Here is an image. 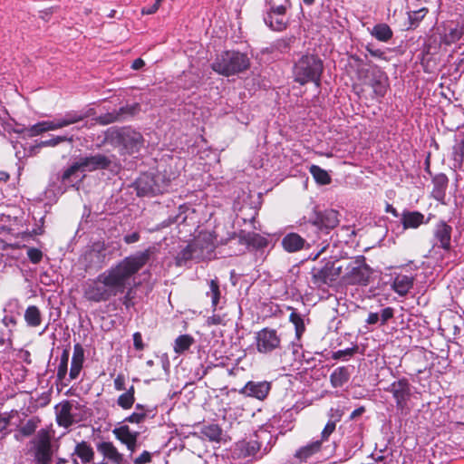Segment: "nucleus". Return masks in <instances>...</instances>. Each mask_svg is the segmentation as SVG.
<instances>
[{
  "label": "nucleus",
  "instance_id": "nucleus-1",
  "mask_svg": "<svg viewBox=\"0 0 464 464\" xmlns=\"http://www.w3.org/2000/svg\"><path fill=\"white\" fill-rule=\"evenodd\" d=\"M152 254V248L149 247L120 260L86 285L84 296L89 301L100 303L124 294L131 286L134 276L149 262Z\"/></svg>",
  "mask_w": 464,
  "mask_h": 464
},
{
  "label": "nucleus",
  "instance_id": "nucleus-2",
  "mask_svg": "<svg viewBox=\"0 0 464 464\" xmlns=\"http://www.w3.org/2000/svg\"><path fill=\"white\" fill-rule=\"evenodd\" d=\"M218 245V242L213 232L200 231L198 235L179 253L177 256L178 263L181 265L182 262L191 259H210Z\"/></svg>",
  "mask_w": 464,
  "mask_h": 464
},
{
  "label": "nucleus",
  "instance_id": "nucleus-3",
  "mask_svg": "<svg viewBox=\"0 0 464 464\" xmlns=\"http://www.w3.org/2000/svg\"><path fill=\"white\" fill-rule=\"evenodd\" d=\"M106 140L112 146L119 147L121 155L138 153L144 146L142 134L130 127L109 129Z\"/></svg>",
  "mask_w": 464,
  "mask_h": 464
},
{
  "label": "nucleus",
  "instance_id": "nucleus-4",
  "mask_svg": "<svg viewBox=\"0 0 464 464\" xmlns=\"http://www.w3.org/2000/svg\"><path fill=\"white\" fill-rule=\"evenodd\" d=\"M323 71V61L315 54L305 53L295 63L293 74L295 81L302 85L313 82L319 86Z\"/></svg>",
  "mask_w": 464,
  "mask_h": 464
},
{
  "label": "nucleus",
  "instance_id": "nucleus-5",
  "mask_svg": "<svg viewBox=\"0 0 464 464\" xmlns=\"http://www.w3.org/2000/svg\"><path fill=\"white\" fill-rule=\"evenodd\" d=\"M250 66L247 54L237 51H225L218 54L211 67L224 76H232L246 71Z\"/></svg>",
  "mask_w": 464,
  "mask_h": 464
},
{
  "label": "nucleus",
  "instance_id": "nucleus-6",
  "mask_svg": "<svg viewBox=\"0 0 464 464\" xmlns=\"http://www.w3.org/2000/svg\"><path fill=\"white\" fill-rule=\"evenodd\" d=\"M289 0H266L265 24L274 31L282 32L289 24Z\"/></svg>",
  "mask_w": 464,
  "mask_h": 464
},
{
  "label": "nucleus",
  "instance_id": "nucleus-7",
  "mask_svg": "<svg viewBox=\"0 0 464 464\" xmlns=\"http://www.w3.org/2000/svg\"><path fill=\"white\" fill-rule=\"evenodd\" d=\"M111 163V160L110 158L99 153L80 158L63 172V180H70L71 176L76 174L77 172L94 171L97 169H108Z\"/></svg>",
  "mask_w": 464,
  "mask_h": 464
},
{
  "label": "nucleus",
  "instance_id": "nucleus-8",
  "mask_svg": "<svg viewBox=\"0 0 464 464\" xmlns=\"http://www.w3.org/2000/svg\"><path fill=\"white\" fill-rule=\"evenodd\" d=\"M267 439H271L270 433L266 430H260L249 440L239 441L237 444L236 452L243 458H261L267 451V446H266L261 452L264 440Z\"/></svg>",
  "mask_w": 464,
  "mask_h": 464
},
{
  "label": "nucleus",
  "instance_id": "nucleus-9",
  "mask_svg": "<svg viewBox=\"0 0 464 464\" xmlns=\"http://www.w3.org/2000/svg\"><path fill=\"white\" fill-rule=\"evenodd\" d=\"M53 434L46 429L37 431L32 440V450H34L36 464H49L53 454L52 443Z\"/></svg>",
  "mask_w": 464,
  "mask_h": 464
},
{
  "label": "nucleus",
  "instance_id": "nucleus-10",
  "mask_svg": "<svg viewBox=\"0 0 464 464\" xmlns=\"http://www.w3.org/2000/svg\"><path fill=\"white\" fill-rule=\"evenodd\" d=\"M371 275V267L364 262L363 257H362L349 263L343 278L344 281L350 285H366L369 283Z\"/></svg>",
  "mask_w": 464,
  "mask_h": 464
},
{
  "label": "nucleus",
  "instance_id": "nucleus-11",
  "mask_svg": "<svg viewBox=\"0 0 464 464\" xmlns=\"http://www.w3.org/2000/svg\"><path fill=\"white\" fill-rule=\"evenodd\" d=\"M385 391L392 394L398 411L401 412L410 411L408 402L411 397V386L407 379L402 378L393 382Z\"/></svg>",
  "mask_w": 464,
  "mask_h": 464
},
{
  "label": "nucleus",
  "instance_id": "nucleus-12",
  "mask_svg": "<svg viewBox=\"0 0 464 464\" xmlns=\"http://www.w3.org/2000/svg\"><path fill=\"white\" fill-rule=\"evenodd\" d=\"M255 343L258 353L266 354L280 347L281 338L276 330L266 327L256 333Z\"/></svg>",
  "mask_w": 464,
  "mask_h": 464
},
{
  "label": "nucleus",
  "instance_id": "nucleus-13",
  "mask_svg": "<svg viewBox=\"0 0 464 464\" xmlns=\"http://www.w3.org/2000/svg\"><path fill=\"white\" fill-rule=\"evenodd\" d=\"M342 273V267L335 263L327 262L323 267L314 269L313 281L317 286L330 285L337 280Z\"/></svg>",
  "mask_w": 464,
  "mask_h": 464
},
{
  "label": "nucleus",
  "instance_id": "nucleus-14",
  "mask_svg": "<svg viewBox=\"0 0 464 464\" xmlns=\"http://www.w3.org/2000/svg\"><path fill=\"white\" fill-rule=\"evenodd\" d=\"M452 227L445 221H439L433 228V248H441L446 252L451 249Z\"/></svg>",
  "mask_w": 464,
  "mask_h": 464
},
{
  "label": "nucleus",
  "instance_id": "nucleus-15",
  "mask_svg": "<svg viewBox=\"0 0 464 464\" xmlns=\"http://www.w3.org/2000/svg\"><path fill=\"white\" fill-rule=\"evenodd\" d=\"M368 85L372 89L374 98H383L389 88L387 74L378 67H374L369 74Z\"/></svg>",
  "mask_w": 464,
  "mask_h": 464
},
{
  "label": "nucleus",
  "instance_id": "nucleus-16",
  "mask_svg": "<svg viewBox=\"0 0 464 464\" xmlns=\"http://www.w3.org/2000/svg\"><path fill=\"white\" fill-rule=\"evenodd\" d=\"M85 117V114L80 113L78 111H67L63 115L56 117L53 120L43 121L44 130V131L56 130L77 123L82 121Z\"/></svg>",
  "mask_w": 464,
  "mask_h": 464
},
{
  "label": "nucleus",
  "instance_id": "nucleus-17",
  "mask_svg": "<svg viewBox=\"0 0 464 464\" xmlns=\"http://www.w3.org/2000/svg\"><path fill=\"white\" fill-rule=\"evenodd\" d=\"M271 391V382L266 381L255 382L249 381L247 382L244 387L239 390V393L257 399L259 401H264Z\"/></svg>",
  "mask_w": 464,
  "mask_h": 464
},
{
  "label": "nucleus",
  "instance_id": "nucleus-18",
  "mask_svg": "<svg viewBox=\"0 0 464 464\" xmlns=\"http://www.w3.org/2000/svg\"><path fill=\"white\" fill-rule=\"evenodd\" d=\"M415 276L412 274L394 273L392 289L400 296H405L413 287Z\"/></svg>",
  "mask_w": 464,
  "mask_h": 464
},
{
  "label": "nucleus",
  "instance_id": "nucleus-19",
  "mask_svg": "<svg viewBox=\"0 0 464 464\" xmlns=\"http://www.w3.org/2000/svg\"><path fill=\"white\" fill-rule=\"evenodd\" d=\"M56 421L59 426L68 428L77 421L72 414V404L64 401L55 407Z\"/></svg>",
  "mask_w": 464,
  "mask_h": 464
},
{
  "label": "nucleus",
  "instance_id": "nucleus-20",
  "mask_svg": "<svg viewBox=\"0 0 464 464\" xmlns=\"http://www.w3.org/2000/svg\"><path fill=\"white\" fill-rule=\"evenodd\" d=\"M464 35V21L453 23L450 22L444 27L442 42L445 44H451L459 41Z\"/></svg>",
  "mask_w": 464,
  "mask_h": 464
},
{
  "label": "nucleus",
  "instance_id": "nucleus-21",
  "mask_svg": "<svg viewBox=\"0 0 464 464\" xmlns=\"http://www.w3.org/2000/svg\"><path fill=\"white\" fill-rule=\"evenodd\" d=\"M448 185L449 179L445 174L440 173L434 176L432 179L433 188L431 191V197L440 203L445 204L446 190L448 188Z\"/></svg>",
  "mask_w": 464,
  "mask_h": 464
},
{
  "label": "nucleus",
  "instance_id": "nucleus-22",
  "mask_svg": "<svg viewBox=\"0 0 464 464\" xmlns=\"http://www.w3.org/2000/svg\"><path fill=\"white\" fill-rule=\"evenodd\" d=\"M401 222L404 229H415L422 224H427L428 220L425 221L424 215L419 211L405 210L401 214Z\"/></svg>",
  "mask_w": 464,
  "mask_h": 464
},
{
  "label": "nucleus",
  "instance_id": "nucleus-23",
  "mask_svg": "<svg viewBox=\"0 0 464 464\" xmlns=\"http://www.w3.org/2000/svg\"><path fill=\"white\" fill-rule=\"evenodd\" d=\"M282 246L288 253H295L304 248L306 241L297 233H288L282 239Z\"/></svg>",
  "mask_w": 464,
  "mask_h": 464
},
{
  "label": "nucleus",
  "instance_id": "nucleus-24",
  "mask_svg": "<svg viewBox=\"0 0 464 464\" xmlns=\"http://www.w3.org/2000/svg\"><path fill=\"white\" fill-rule=\"evenodd\" d=\"M72 464H79L74 457L79 458L83 464H86L92 461L94 457V451L88 442L82 441L76 444L74 450L72 454Z\"/></svg>",
  "mask_w": 464,
  "mask_h": 464
},
{
  "label": "nucleus",
  "instance_id": "nucleus-25",
  "mask_svg": "<svg viewBox=\"0 0 464 464\" xmlns=\"http://www.w3.org/2000/svg\"><path fill=\"white\" fill-rule=\"evenodd\" d=\"M83 362L84 350L80 343H76L73 346V353L70 369V380H74L79 376L82 368Z\"/></svg>",
  "mask_w": 464,
  "mask_h": 464
},
{
  "label": "nucleus",
  "instance_id": "nucleus-26",
  "mask_svg": "<svg viewBox=\"0 0 464 464\" xmlns=\"http://www.w3.org/2000/svg\"><path fill=\"white\" fill-rule=\"evenodd\" d=\"M98 450L108 459L112 464H122L123 455L119 452L117 448L110 441H103L99 444Z\"/></svg>",
  "mask_w": 464,
  "mask_h": 464
},
{
  "label": "nucleus",
  "instance_id": "nucleus-27",
  "mask_svg": "<svg viewBox=\"0 0 464 464\" xmlns=\"http://www.w3.org/2000/svg\"><path fill=\"white\" fill-rule=\"evenodd\" d=\"M351 372L348 366H340L334 370L330 375V382L334 388L343 387L348 382Z\"/></svg>",
  "mask_w": 464,
  "mask_h": 464
},
{
  "label": "nucleus",
  "instance_id": "nucleus-28",
  "mask_svg": "<svg viewBox=\"0 0 464 464\" xmlns=\"http://www.w3.org/2000/svg\"><path fill=\"white\" fill-rule=\"evenodd\" d=\"M316 223L326 229L334 228L339 223L338 213L333 209L325 210L317 216Z\"/></svg>",
  "mask_w": 464,
  "mask_h": 464
},
{
  "label": "nucleus",
  "instance_id": "nucleus-29",
  "mask_svg": "<svg viewBox=\"0 0 464 464\" xmlns=\"http://www.w3.org/2000/svg\"><path fill=\"white\" fill-rule=\"evenodd\" d=\"M115 437L123 444H130L132 440H138L139 432L132 431L128 425H121L112 430Z\"/></svg>",
  "mask_w": 464,
  "mask_h": 464
},
{
  "label": "nucleus",
  "instance_id": "nucleus-30",
  "mask_svg": "<svg viewBox=\"0 0 464 464\" xmlns=\"http://www.w3.org/2000/svg\"><path fill=\"white\" fill-rule=\"evenodd\" d=\"M322 449V440H314L307 445L300 448L296 453L295 457L299 459L301 461H305L308 458H310L314 453L318 452Z\"/></svg>",
  "mask_w": 464,
  "mask_h": 464
},
{
  "label": "nucleus",
  "instance_id": "nucleus-31",
  "mask_svg": "<svg viewBox=\"0 0 464 464\" xmlns=\"http://www.w3.org/2000/svg\"><path fill=\"white\" fill-rule=\"evenodd\" d=\"M195 211L194 209L187 207V206H180L179 208V213L175 218V223L183 226L187 225H195Z\"/></svg>",
  "mask_w": 464,
  "mask_h": 464
},
{
  "label": "nucleus",
  "instance_id": "nucleus-32",
  "mask_svg": "<svg viewBox=\"0 0 464 464\" xmlns=\"http://www.w3.org/2000/svg\"><path fill=\"white\" fill-rule=\"evenodd\" d=\"M371 34L378 41L386 43L392 39L393 33L388 24H378L372 27Z\"/></svg>",
  "mask_w": 464,
  "mask_h": 464
},
{
  "label": "nucleus",
  "instance_id": "nucleus-33",
  "mask_svg": "<svg viewBox=\"0 0 464 464\" xmlns=\"http://www.w3.org/2000/svg\"><path fill=\"white\" fill-rule=\"evenodd\" d=\"M24 320L27 325L37 327L42 323V315L39 308L35 305H30L24 312Z\"/></svg>",
  "mask_w": 464,
  "mask_h": 464
},
{
  "label": "nucleus",
  "instance_id": "nucleus-34",
  "mask_svg": "<svg viewBox=\"0 0 464 464\" xmlns=\"http://www.w3.org/2000/svg\"><path fill=\"white\" fill-rule=\"evenodd\" d=\"M39 420L33 418L23 423L17 430L15 437L17 440H21L24 437H29L34 433L38 427Z\"/></svg>",
  "mask_w": 464,
  "mask_h": 464
},
{
  "label": "nucleus",
  "instance_id": "nucleus-35",
  "mask_svg": "<svg viewBox=\"0 0 464 464\" xmlns=\"http://www.w3.org/2000/svg\"><path fill=\"white\" fill-rule=\"evenodd\" d=\"M135 389L131 385L124 393L121 394L117 399V405L123 410H130L135 401Z\"/></svg>",
  "mask_w": 464,
  "mask_h": 464
},
{
  "label": "nucleus",
  "instance_id": "nucleus-36",
  "mask_svg": "<svg viewBox=\"0 0 464 464\" xmlns=\"http://www.w3.org/2000/svg\"><path fill=\"white\" fill-rule=\"evenodd\" d=\"M208 291L207 295L211 298V305L214 310L217 309L220 300V288L218 279H211L208 282Z\"/></svg>",
  "mask_w": 464,
  "mask_h": 464
},
{
  "label": "nucleus",
  "instance_id": "nucleus-37",
  "mask_svg": "<svg viewBox=\"0 0 464 464\" xmlns=\"http://www.w3.org/2000/svg\"><path fill=\"white\" fill-rule=\"evenodd\" d=\"M310 173L315 181L321 185H327L331 182V177L326 170L323 169L317 165H312L309 169Z\"/></svg>",
  "mask_w": 464,
  "mask_h": 464
},
{
  "label": "nucleus",
  "instance_id": "nucleus-38",
  "mask_svg": "<svg viewBox=\"0 0 464 464\" xmlns=\"http://www.w3.org/2000/svg\"><path fill=\"white\" fill-rule=\"evenodd\" d=\"M428 14V9L426 7H421L418 10L409 11L408 12V19H409V27L408 28H416L420 21L426 16Z\"/></svg>",
  "mask_w": 464,
  "mask_h": 464
},
{
  "label": "nucleus",
  "instance_id": "nucleus-39",
  "mask_svg": "<svg viewBox=\"0 0 464 464\" xmlns=\"http://www.w3.org/2000/svg\"><path fill=\"white\" fill-rule=\"evenodd\" d=\"M193 343L194 340L191 336L188 334L180 335L175 340L174 351L177 353H183L189 349Z\"/></svg>",
  "mask_w": 464,
  "mask_h": 464
},
{
  "label": "nucleus",
  "instance_id": "nucleus-40",
  "mask_svg": "<svg viewBox=\"0 0 464 464\" xmlns=\"http://www.w3.org/2000/svg\"><path fill=\"white\" fill-rule=\"evenodd\" d=\"M290 322L295 325V334L297 338H300L302 334L305 330L304 319L300 314H298L295 309H292V313L289 316Z\"/></svg>",
  "mask_w": 464,
  "mask_h": 464
},
{
  "label": "nucleus",
  "instance_id": "nucleus-41",
  "mask_svg": "<svg viewBox=\"0 0 464 464\" xmlns=\"http://www.w3.org/2000/svg\"><path fill=\"white\" fill-rule=\"evenodd\" d=\"M201 432L203 436L212 441H218L221 436V429L216 424L205 426Z\"/></svg>",
  "mask_w": 464,
  "mask_h": 464
},
{
  "label": "nucleus",
  "instance_id": "nucleus-42",
  "mask_svg": "<svg viewBox=\"0 0 464 464\" xmlns=\"http://www.w3.org/2000/svg\"><path fill=\"white\" fill-rule=\"evenodd\" d=\"M68 362H69V351L64 350L61 355L60 363L57 368V378L61 381L66 377L67 371H68Z\"/></svg>",
  "mask_w": 464,
  "mask_h": 464
},
{
  "label": "nucleus",
  "instance_id": "nucleus-43",
  "mask_svg": "<svg viewBox=\"0 0 464 464\" xmlns=\"http://www.w3.org/2000/svg\"><path fill=\"white\" fill-rule=\"evenodd\" d=\"M121 121V114L118 111L109 112L97 118V121L102 125H107L114 121Z\"/></svg>",
  "mask_w": 464,
  "mask_h": 464
},
{
  "label": "nucleus",
  "instance_id": "nucleus-44",
  "mask_svg": "<svg viewBox=\"0 0 464 464\" xmlns=\"http://www.w3.org/2000/svg\"><path fill=\"white\" fill-rule=\"evenodd\" d=\"M63 141L72 142V137L68 138L67 136H56V137H53L52 139L41 141L40 146H43V147H54V146L60 144V143H62Z\"/></svg>",
  "mask_w": 464,
  "mask_h": 464
},
{
  "label": "nucleus",
  "instance_id": "nucleus-45",
  "mask_svg": "<svg viewBox=\"0 0 464 464\" xmlns=\"http://www.w3.org/2000/svg\"><path fill=\"white\" fill-rule=\"evenodd\" d=\"M357 351V346L347 348L344 350H338L333 353V359L334 360H347L348 357H352Z\"/></svg>",
  "mask_w": 464,
  "mask_h": 464
},
{
  "label": "nucleus",
  "instance_id": "nucleus-46",
  "mask_svg": "<svg viewBox=\"0 0 464 464\" xmlns=\"http://www.w3.org/2000/svg\"><path fill=\"white\" fill-rule=\"evenodd\" d=\"M336 424L334 423V421L328 420L326 425L324 426V430L321 432V439L319 440H322V444L328 440L330 435L335 430Z\"/></svg>",
  "mask_w": 464,
  "mask_h": 464
},
{
  "label": "nucleus",
  "instance_id": "nucleus-47",
  "mask_svg": "<svg viewBox=\"0 0 464 464\" xmlns=\"http://www.w3.org/2000/svg\"><path fill=\"white\" fill-rule=\"evenodd\" d=\"M140 109V106L138 103H134L131 105H127L124 107H121L119 110V114H121V120L125 118L126 115H134Z\"/></svg>",
  "mask_w": 464,
  "mask_h": 464
},
{
  "label": "nucleus",
  "instance_id": "nucleus-48",
  "mask_svg": "<svg viewBox=\"0 0 464 464\" xmlns=\"http://www.w3.org/2000/svg\"><path fill=\"white\" fill-rule=\"evenodd\" d=\"M205 464H231L227 458L216 454L209 455L205 460Z\"/></svg>",
  "mask_w": 464,
  "mask_h": 464
},
{
  "label": "nucleus",
  "instance_id": "nucleus-49",
  "mask_svg": "<svg viewBox=\"0 0 464 464\" xmlns=\"http://www.w3.org/2000/svg\"><path fill=\"white\" fill-rule=\"evenodd\" d=\"M146 418V413H142L141 411H134L130 416L125 418L124 421L140 424Z\"/></svg>",
  "mask_w": 464,
  "mask_h": 464
},
{
  "label": "nucleus",
  "instance_id": "nucleus-50",
  "mask_svg": "<svg viewBox=\"0 0 464 464\" xmlns=\"http://www.w3.org/2000/svg\"><path fill=\"white\" fill-rule=\"evenodd\" d=\"M366 51L369 53L370 55H372V57H375V58H378V59H382V60H386V56H385V52L381 50V49H378V48H375L372 44H369L366 45Z\"/></svg>",
  "mask_w": 464,
  "mask_h": 464
},
{
  "label": "nucleus",
  "instance_id": "nucleus-51",
  "mask_svg": "<svg viewBox=\"0 0 464 464\" xmlns=\"http://www.w3.org/2000/svg\"><path fill=\"white\" fill-rule=\"evenodd\" d=\"M27 256L32 263L37 264L41 261L43 253L37 248L31 247L27 250Z\"/></svg>",
  "mask_w": 464,
  "mask_h": 464
},
{
  "label": "nucleus",
  "instance_id": "nucleus-52",
  "mask_svg": "<svg viewBox=\"0 0 464 464\" xmlns=\"http://www.w3.org/2000/svg\"><path fill=\"white\" fill-rule=\"evenodd\" d=\"M27 135L30 137L37 136L43 132H45L44 130V123L43 121L37 122L31 126L29 129H27Z\"/></svg>",
  "mask_w": 464,
  "mask_h": 464
},
{
  "label": "nucleus",
  "instance_id": "nucleus-53",
  "mask_svg": "<svg viewBox=\"0 0 464 464\" xmlns=\"http://www.w3.org/2000/svg\"><path fill=\"white\" fill-rule=\"evenodd\" d=\"M393 314H394V310L392 307H386V308L382 309L381 311V314H379L380 320H381V324L384 325L388 322V320H390L391 318L393 317Z\"/></svg>",
  "mask_w": 464,
  "mask_h": 464
},
{
  "label": "nucleus",
  "instance_id": "nucleus-54",
  "mask_svg": "<svg viewBox=\"0 0 464 464\" xmlns=\"http://www.w3.org/2000/svg\"><path fill=\"white\" fill-rule=\"evenodd\" d=\"M135 285V277L133 278V282H132V285L130 288H127L125 290L126 294L124 295V296L122 297V304L127 307L129 308L132 303H131V299H132V287Z\"/></svg>",
  "mask_w": 464,
  "mask_h": 464
},
{
  "label": "nucleus",
  "instance_id": "nucleus-55",
  "mask_svg": "<svg viewBox=\"0 0 464 464\" xmlns=\"http://www.w3.org/2000/svg\"><path fill=\"white\" fill-rule=\"evenodd\" d=\"M343 415V412L340 409H334L332 408L329 411V420L334 421V423H337L341 420L342 417Z\"/></svg>",
  "mask_w": 464,
  "mask_h": 464
},
{
  "label": "nucleus",
  "instance_id": "nucleus-56",
  "mask_svg": "<svg viewBox=\"0 0 464 464\" xmlns=\"http://www.w3.org/2000/svg\"><path fill=\"white\" fill-rule=\"evenodd\" d=\"M114 389L116 391H126L125 377L123 374H118L113 382Z\"/></svg>",
  "mask_w": 464,
  "mask_h": 464
},
{
  "label": "nucleus",
  "instance_id": "nucleus-57",
  "mask_svg": "<svg viewBox=\"0 0 464 464\" xmlns=\"http://www.w3.org/2000/svg\"><path fill=\"white\" fill-rule=\"evenodd\" d=\"M82 172H77L74 175L71 176L70 180H63V175L62 176V182L64 186H75L76 183L80 182L82 179V176H81Z\"/></svg>",
  "mask_w": 464,
  "mask_h": 464
},
{
  "label": "nucleus",
  "instance_id": "nucleus-58",
  "mask_svg": "<svg viewBox=\"0 0 464 464\" xmlns=\"http://www.w3.org/2000/svg\"><path fill=\"white\" fill-rule=\"evenodd\" d=\"M151 455L149 451H143L137 459H135L134 462L136 464H146L150 462Z\"/></svg>",
  "mask_w": 464,
  "mask_h": 464
},
{
  "label": "nucleus",
  "instance_id": "nucleus-59",
  "mask_svg": "<svg viewBox=\"0 0 464 464\" xmlns=\"http://www.w3.org/2000/svg\"><path fill=\"white\" fill-rule=\"evenodd\" d=\"M123 240L126 244H133L140 240V233L133 232L131 234H128L124 236Z\"/></svg>",
  "mask_w": 464,
  "mask_h": 464
},
{
  "label": "nucleus",
  "instance_id": "nucleus-60",
  "mask_svg": "<svg viewBox=\"0 0 464 464\" xmlns=\"http://www.w3.org/2000/svg\"><path fill=\"white\" fill-rule=\"evenodd\" d=\"M208 324L211 325L224 324V318L218 314H213L208 318Z\"/></svg>",
  "mask_w": 464,
  "mask_h": 464
},
{
  "label": "nucleus",
  "instance_id": "nucleus-61",
  "mask_svg": "<svg viewBox=\"0 0 464 464\" xmlns=\"http://www.w3.org/2000/svg\"><path fill=\"white\" fill-rule=\"evenodd\" d=\"M2 323L5 326H14L16 324V318L14 315L6 314L2 319Z\"/></svg>",
  "mask_w": 464,
  "mask_h": 464
},
{
  "label": "nucleus",
  "instance_id": "nucleus-62",
  "mask_svg": "<svg viewBox=\"0 0 464 464\" xmlns=\"http://www.w3.org/2000/svg\"><path fill=\"white\" fill-rule=\"evenodd\" d=\"M379 321H381V320H380V315L378 313H370L366 319V323L368 324H375Z\"/></svg>",
  "mask_w": 464,
  "mask_h": 464
},
{
  "label": "nucleus",
  "instance_id": "nucleus-63",
  "mask_svg": "<svg viewBox=\"0 0 464 464\" xmlns=\"http://www.w3.org/2000/svg\"><path fill=\"white\" fill-rule=\"evenodd\" d=\"M133 342H134V346L137 350H140L143 348L141 335L140 333H135L133 334Z\"/></svg>",
  "mask_w": 464,
  "mask_h": 464
},
{
  "label": "nucleus",
  "instance_id": "nucleus-64",
  "mask_svg": "<svg viewBox=\"0 0 464 464\" xmlns=\"http://www.w3.org/2000/svg\"><path fill=\"white\" fill-rule=\"evenodd\" d=\"M159 5H157L156 4H153L152 5L150 6H147V7H143L142 8V14H152L154 13L157 12V10L159 9Z\"/></svg>",
  "mask_w": 464,
  "mask_h": 464
}]
</instances>
